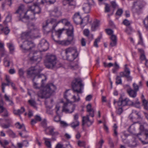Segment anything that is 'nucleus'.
<instances>
[{
	"mask_svg": "<svg viewBox=\"0 0 148 148\" xmlns=\"http://www.w3.org/2000/svg\"><path fill=\"white\" fill-rule=\"evenodd\" d=\"M64 29L59 30L54 32L55 35L52 34V37L54 40L57 43L63 45H68L71 43L74 39L73 28L72 25H70L69 28L66 29V34L68 38L66 40L60 41L58 39L60 38Z\"/></svg>",
	"mask_w": 148,
	"mask_h": 148,
	"instance_id": "1",
	"label": "nucleus"
},
{
	"mask_svg": "<svg viewBox=\"0 0 148 148\" xmlns=\"http://www.w3.org/2000/svg\"><path fill=\"white\" fill-rule=\"evenodd\" d=\"M82 81L80 78H75L72 82L71 86L72 89L74 93H76L77 95H74L72 99H73V102L79 101L80 99L79 94L82 93V90L83 89L84 85L82 83Z\"/></svg>",
	"mask_w": 148,
	"mask_h": 148,
	"instance_id": "2",
	"label": "nucleus"
},
{
	"mask_svg": "<svg viewBox=\"0 0 148 148\" xmlns=\"http://www.w3.org/2000/svg\"><path fill=\"white\" fill-rule=\"evenodd\" d=\"M30 12V11H26L24 5L21 4L14 13L17 14V17L19 21L26 22L29 19L34 18L29 15Z\"/></svg>",
	"mask_w": 148,
	"mask_h": 148,
	"instance_id": "3",
	"label": "nucleus"
},
{
	"mask_svg": "<svg viewBox=\"0 0 148 148\" xmlns=\"http://www.w3.org/2000/svg\"><path fill=\"white\" fill-rule=\"evenodd\" d=\"M42 69L38 65L30 68L27 71V74L28 77H33L32 81L33 82V87L35 89H38L39 87L38 86V84L36 82V79H38L42 76H44L42 74H40Z\"/></svg>",
	"mask_w": 148,
	"mask_h": 148,
	"instance_id": "4",
	"label": "nucleus"
},
{
	"mask_svg": "<svg viewBox=\"0 0 148 148\" xmlns=\"http://www.w3.org/2000/svg\"><path fill=\"white\" fill-rule=\"evenodd\" d=\"M29 31L23 32L21 35L22 39L30 38L35 39L40 37L39 29L32 23H30L28 25Z\"/></svg>",
	"mask_w": 148,
	"mask_h": 148,
	"instance_id": "5",
	"label": "nucleus"
},
{
	"mask_svg": "<svg viewBox=\"0 0 148 148\" xmlns=\"http://www.w3.org/2000/svg\"><path fill=\"white\" fill-rule=\"evenodd\" d=\"M45 65L47 68L54 69L61 67L62 64L57 60L56 56L52 54H47L45 61Z\"/></svg>",
	"mask_w": 148,
	"mask_h": 148,
	"instance_id": "6",
	"label": "nucleus"
},
{
	"mask_svg": "<svg viewBox=\"0 0 148 148\" xmlns=\"http://www.w3.org/2000/svg\"><path fill=\"white\" fill-rule=\"evenodd\" d=\"M56 89V86L53 84H48L43 88L42 90L38 93L37 95L41 98H47L50 97Z\"/></svg>",
	"mask_w": 148,
	"mask_h": 148,
	"instance_id": "7",
	"label": "nucleus"
},
{
	"mask_svg": "<svg viewBox=\"0 0 148 148\" xmlns=\"http://www.w3.org/2000/svg\"><path fill=\"white\" fill-rule=\"evenodd\" d=\"M60 23H62L63 24H64L66 26H69L70 25H71L69 22L68 21L67 19L64 18L62 19L59 21H57L55 19L51 18L50 20H47L46 22V25H43V27L47 26L48 24H51L52 25V33L54 34V32L56 31L54 30L55 28L57 26V25Z\"/></svg>",
	"mask_w": 148,
	"mask_h": 148,
	"instance_id": "8",
	"label": "nucleus"
},
{
	"mask_svg": "<svg viewBox=\"0 0 148 148\" xmlns=\"http://www.w3.org/2000/svg\"><path fill=\"white\" fill-rule=\"evenodd\" d=\"M65 53L67 54L69 53H73L71 56L69 57L67 56V59L69 61H72L75 59L78 55L76 48L72 47L68 48L65 50Z\"/></svg>",
	"mask_w": 148,
	"mask_h": 148,
	"instance_id": "9",
	"label": "nucleus"
},
{
	"mask_svg": "<svg viewBox=\"0 0 148 148\" xmlns=\"http://www.w3.org/2000/svg\"><path fill=\"white\" fill-rule=\"evenodd\" d=\"M89 114L87 115L86 116H83L82 117V125L84 126L85 124H86L88 126H89L91 125L93 122V121H92L90 120L89 116L93 117L94 116V110L88 112Z\"/></svg>",
	"mask_w": 148,
	"mask_h": 148,
	"instance_id": "10",
	"label": "nucleus"
},
{
	"mask_svg": "<svg viewBox=\"0 0 148 148\" xmlns=\"http://www.w3.org/2000/svg\"><path fill=\"white\" fill-rule=\"evenodd\" d=\"M124 67V71L120 73V75L121 77H125L127 81H131L132 80V77L130 75V69L127 67V64L125 65Z\"/></svg>",
	"mask_w": 148,
	"mask_h": 148,
	"instance_id": "11",
	"label": "nucleus"
},
{
	"mask_svg": "<svg viewBox=\"0 0 148 148\" xmlns=\"http://www.w3.org/2000/svg\"><path fill=\"white\" fill-rule=\"evenodd\" d=\"M137 136L139 138L142 143L143 144H148V130H145L142 134H137Z\"/></svg>",
	"mask_w": 148,
	"mask_h": 148,
	"instance_id": "12",
	"label": "nucleus"
},
{
	"mask_svg": "<svg viewBox=\"0 0 148 148\" xmlns=\"http://www.w3.org/2000/svg\"><path fill=\"white\" fill-rule=\"evenodd\" d=\"M38 47L40 51H45L49 48V44L46 40L43 39L38 45Z\"/></svg>",
	"mask_w": 148,
	"mask_h": 148,
	"instance_id": "13",
	"label": "nucleus"
},
{
	"mask_svg": "<svg viewBox=\"0 0 148 148\" xmlns=\"http://www.w3.org/2000/svg\"><path fill=\"white\" fill-rule=\"evenodd\" d=\"M35 46L34 43L31 41L26 40L23 42V44L20 46V47L25 50L31 49Z\"/></svg>",
	"mask_w": 148,
	"mask_h": 148,
	"instance_id": "14",
	"label": "nucleus"
},
{
	"mask_svg": "<svg viewBox=\"0 0 148 148\" xmlns=\"http://www.w3.org/2000/svg\"><path fill=\"white\" fill-rule=\"evenodd\" d=\"M16 127L19 129H23L22 131L19 132V134L22 138H27L28 136L26 134L27 131L26 130L24 124L21 125L19 122H17L16 124Z\"/></svg>",
	"mask_w": 148,
	"mask_h": 148,
	"instance_id": "15",
	"label": "nucleus"
},
{
	"mask_svg": "<svg viewBox=\"0 0 148 148\" xmlns=\"http://www.w3.org/2000/svg\"><path fill=\"white\" fill-rule=\"evenodd\" d=\"M31 11L29 15L31 16L32 17L34 18V16H32L36 14H39L40 13L41 11V8L38 5H33L31 6L30 8V10Z\"/></svg>",
	"mask_w": 148,
	"mask_h": 148,
	"instance_id": "16",
	"label": "nucleus"
},
{
	"mask_svg": "<svg viewBox=\"0 0 148 148\" xmlns=\"http://www.w3.org/2000/svg\"><path fill=\"white\" fill-rule=\"evenodd\" d=\"M133 104V102L130 100L129 99L126 98L122 99L121 101H119L118 102V105L119 106H131Z\"/></svg>",
	"mask_w": 148,
	"mask_h": 148,
	"instance_id": "17",
	"label": "nucleus"
},
{
	"mask_svg": "<svg viewBox=\"0 0 148 148\" xmlns=\"http://www.w3.org/2000/svg\"><path fill=\"white\" fill-rule=\"evenodd\" d=\"M142 8V6L137 2H134V3L132 10L135 12H138Z\"/></svg>",
	"mask_w": 148,
	"mask_h": 148,
	"instance_id": "18",
	"label": "nucleus"
},
{
	"mask_svg": "<svg viewBox=\"0 0 148 148\" xmlns=\"http://www.w3.org/2000/svg\"><path fill=\"white\" fill-rule=\"evenodd\" d=\"M127 92L129 95L131 97L135 98L137 95V92L131 88L127 89Z\"/></svg>",
	"mask_w": 148,
	"mask_h": 148,
	"instance_id": "19",
	"label": "nucleus"
},
{
	"mask_svg": "<svg viewBox=\"0 0 148 148\" xmlns=\"http://www.w3.org/2000/svg\"><path fill=\"white\" fill-rule=\"evenodd\" d=\"M91 5V4L89 3L84 4L83 9L85 13H88L90 12Z\"/></svg>",
	"mask_w": 148,
	"mask_h": 148,
	"instance_id": "20",
	"label": "nucleus"
},
{
	"mask_svg": "<svg viewBox=\"0 0 148 148\" xmlns=\"http://www.w3.org/2000/svg\"><path fill=\"white\" fill-rule=\"evenodd\" d=\"M100 25V21L98 20H95L93 23L91 29L92 31H95L96 29Z\"/></svg>",
	"mask_w": 148,
	"mask_h": 148,
	"instance_id": "21",
	"label": "nucleus"
},
{
	"mask_svg": "<svg viewBox=\"0 0 148 148\" xmlns=\"http://www.w3.org/2000/svg\"><path fill=\"white\" fill-rule=\"evenodd\" d=\"M67 105V103H64L63 106L62 111L65 112L66 113L69 112L70 113H71L74 110L75 108V107L73 106L72 108V111L70 112L69 109H67L66 108V107Z\"/></svg>",
	"mask_w": 148,
	"mask_h": 148,
	"instance_id": "22",
	"label": "nucleus"
},
{
	"mask_svg": "<svg viewBox=\"0 0 148 148\" xmlns=\"http://www.w3.org/2000/svg\"><path fill=\"white\" fill-rule=\"evenodd\" d=\"M43 139L45 141V143L46 146L48 148H51V145L49 141L51 139L46 138H44Z\"/></svg>",
	"mask_w": 148,
	"mask_h": 148,
	"instance_id": "23",
	"label": "nucleus"
},
{
	"mask_svg": "<svg viewBox=\"0 0 148 148\" xmlns=\"http://www.w3.org/2000/svg\"><path fill=\"white\" fill-rule=\"evenodd\" d=\"M52 13L56 17H58L61 15V12L59 11L57 8H55L52 11Z\"/></svg>",
	"mask_w": 148,
	"mask_h": 148,
	"instance_id": "24",
	"label": "nucleus"
},
{
	"mask_svg": "<svg viewBox=\"0 0 148 148\" xmlns=\"http://www.w3.org/2000/svg\"><path fill=\"white\" fill-rule=\"evenodd\" d=\"M4 98L6 101H8L9 102V104L11 106H13L14 104L12 100L10 99L9 97L7 96L6 94H5L4 96Z\"/></svg>",
	"mask_w": 148,
	"mask_h": 148,
	"instance_id": "25",
	"label": "nucleus"
},
{
	"mask_svg": "<svg viewBox=\"0 0 148 148\" xmlns=\"http://www.w3.org/2000/svg\"><path fill=\"white\" fill-rule=\"evenodd\" d=\"M29 103L34 108L37 109V108L36 106V103L34 100L31 99L28 100Z\"/></svg>",
	"mask_w": 148,
	"mask_h": 148,
	"instance_id": "26",
	"label": "nucleus"
},
{
	"mask_svg": "<svg viewBox=\"0 0 148 148\" xmlns=\"http://www.w3.org/2000/svg\"><path fill=\"white\" fill-rule=\"evenodd\" d=\"M81 17L79 15V13H77L75 14L74 16V21L75 23H79V22L77 20V19H81Z\"/></svg>",
	"mask_w": 148,
	"mask_h": 148,
	"instance_id": "27",
	"label": "nucleus"
},
{
	"mask_svg": "<svg viewBox=\"0 0 148 148\" xmlns=\"http://www.w3.org/2000/svg\"><path fill=\"white\" fill-rule=\"evenodd\" d=\"M40 56L37 54L36 53H35L33 54V56L30 58L31 60L36 61L39 58Z\"/></svg>",
	"mask_w": 148,
	"mask_h": 148,
	"instance_id": "28",
	"label": "nucleus"
},
{
	"mask_svg": "<svg viewBox=\"0 0 148 148\" xmlns=\"http://www.w3.org/2000/svg\"><path fill=\"white\" fill-rule=\"evenodd\" d=\"M6 121L7 120H8V123L7 124H4V125H2L1 127L4 128H9L10 125L11 123V121L10 119H5V120Z\"/></svg>",
	"mask_w": 148,
	"mask_h": 148,
	"instance_id": "29",
	"label": "nucleus"
},
{
	"mask_svg": "<svg viewBox=\"0 0 148 148\" xmlns=\"http://www.w3.org/2000/svg\"><path fill=\"white\" fill-rule=\"evenodd\" d=\"M4 64L5 66L8 67L10 66V61L8 56L5 58L4 61Z\"/></svg>",
	"mask_w": 148,
	"mask_h": 148,
	"instance_id": "30",
	"label": "nucleus"
},
{
	"mask_svg": "<svg viewBox=\"0 0 148 148\" xmlns=\"http://www.w3.org/2000/svg\"><path fill=\"white\" fill-rule=\"evenodd\" d=\"M7 44L10 52L12 53L14 50V47L13 44L12 43H7Z\"/></svg>",
	"mask_w": 148,
	"mask_h": 148,
	"instance_id": "31",
	"label": "nucleus"
},
{
	"mask_svg": "<svg viewBox=\"0 0 148 148\" xmlns=\"http://www.w3.org/2000/svg\"><path fill=\"white\" fill-rule=\"evenodd\" d=\"M148 102L145 99L143 100V105L144 106V109L147 110H148Z\"/></svg>",
	"mask_w": 148,
	"mask_h": 148,
	"instance_id": "32",
	"label": "nucleus"
},
{
	"mask_svg": "<svg viewBox=\"0 0 148 148\" xmlns=\"http://www.w3.org/2000/svg\"><path fill=\"white\" fill-rule=\"evenodd\" d=\"M73 1L74 0H73L72 1H70L67 0H64L63 1V4L64 5H65V3L66 2H68V4L69 6H74L75 3Z\"/></svg>",
	"mask_w": 148,
	"mask_h": 148,
	"instance_id": "33",
	"label": "nucleus"
},
{
	"mask_svg": "<svg viewBox=\"0 0 148 148\" xmlns=\"http://www.w3.org/2000/svg\"><path fill=\"white\" fill-rule=\"evenodd\" d=\"M79 122L78 121H75L71 124V127L73 128H75L76 127L79 126Z\"/></svg>",
	"mask_w": 148,
	"mask_h": 148,
	"instance_id": "34",
	"label": "nucleus"
},
{
	"mask_svg": "<svg viewBox=\"0 0 148 148\" xmlns=\"http://www.w3.org/2000/svg\"><path fill=\"white\" fill-rule=\"evenodd\" d=\"M54 128L53 127H49L46 128V129L45 130V131L46 132L47 130H48L50 132V134L52 135L54 132Z\"/></svg>",
	"mask_w": 148,
	"mask_h": 148,
	"instance_id": "35",
	"label": "nucleus"
},
{
	"mask_svg": "<svg viewBox=\"0 0 148 148\" xmlns=\"http://www.w3.org/2000/svg\"><path fill=\"white\" fill-rule=\"evenodd\" d=\"M143 23L145 28L148 30V16L144 20Z\"/></svg>",
	"mask_w": 148,
	"mask_h": 148,
	"instance_id": "36",
	"label": "nucleus"
},
{
	"mask_svg": "<svg viewBox=\"0 0 148 148\" xmlns=\"http://www.w3.org/2000/svg\"><path fill=\"white\" fill-rule=\"evenodd\" d=\"M56 1V0H42L41 3L42 4H44L45 2H50L51 3H53Z\"/></svg>",
	"mask_w": 148,
	"mask_h": 148,
	"instance_id": "37",
	"label": "nucleus"
},
{
	"mask_svg": "<svg viewBox=\"0 0 148 148\" xmlns=\"http://www.w3.org/2000/svg\"><path fill=\"white\" fill-rule=\"evenodd\" d=\"M121 77L120 76H117L116 78V83L117 84H121L122 83V80L121 78Z\"/></svg>",
	"mask_w": 148,
	"mask_h": 148,
	"instance_id": "38",
	"label": "nucleus"
},
{
	"mask_svg": "<svg viewBox=\"0 0 148 148\" xmlns=\"http://www.w3.org/2000/svg\"><path fill=\"white\" fill-rule=\"evenodd\" d=\"M108 141L109 144L110 145V147H114V145L113 143V141L112 140V139L110 137H109L108 138Z\"/></svg>",
	"mask_w": 148,
	"mask_h": 148,
	"instance_id": "39",
	"label": "nucleus"
},
{
	"mask_svg": "<svg viewBox=\"0 0 148 148\" xmlns=\"http://www.w3.org/2000/svg\"><path fill=\"white\" fill-rule=\"evenodd\" d=\"M138 33L139 34L140 40L139 41L138 44V45L140 44L143 45V39L142 37L141 33L139 32H138Z\"/></svg>",
	"mask_w": 148,
	"mask_h": 148,
	"instance_id": "40",
	"label": "nucleus"
},
{
	"mask_svg": "<svg viewBox=\"0 0 148 148\" xmlns=\"http://www.w3.org/2000/svg\"><path fill=\"white\" fill-rule=\"evenodd\" d=\"M10 83L7 82V83H2V92H5V86H9L10 85Z\"/></svg>",
	"mask_w": 148,
	"mask_h": 148,
	"instance_id": "41",
	"label": "nucleus"
},
{
	"mask_svg": "<svg viewBox=\"0 0 148 148\" xmlns=\"http://www.w3.org/2000/svg\"><path fill=\"white\" fill-rule=\"evenodd\" d=\"M2 31L4 32L5 34L6 35H8L10 32V30L8 29V27H5L3 28V29Z\"/></svg>",
	"mask_w": 148,
	"mask_h": 148,
	"instance_id": "42",
	"label": "nucleus"
},
{
	"mask_svg": "<svg viewBox=\"0 0 148 148\" xmlns=\"http://www.w3.org/2000/svg\"><path fill=\"white\" fill-rule=\"evenodd\" d=\"M137 145L136 142L135 141H133L131 143H130L129 144V146L131 148H134Z\"/></svg>",
	"mask_w": 148,
	"mask_h": 148,
	"instance_id": "43",
	"label": "nucleus"
},
{
	"mask_svg": "<svg viewBox=\"0 0 148 148\" xmlns=\"http://www.w3.org/2000/svg\"><path fill=\"white\" fill-rule=\"evenodd\" d=\"M77 144L80 147H84L86 145L85 142L84 141H82L80 140L78 141Z\"/></svg>",
	"mask_w": 148,
	"mask_h": 148,
	"instance_id": "44",
	"label": "nucleus"
},
{
	"mask_svg": "<svg viewBox=\"0 0 148 148\" xmlns=\"http://www.w3.org/2000/svg\"><path fill=\"white\" fill-rule=\"evenodd\" d=\"M133 86L134 89L133 90L137 92L139 90V86L135 83H134L133 84Z\"/></svg>",
	"mask_w": 148,
	"mask_h": 148,
	"instance_id": "45",
	"label": "nucleus"
},
{
	"mask_svg": "<svg viewBox=\"0 0 148 148\" xmlns=\"http://www.w3.org/2000/svg\"><path fill=\"white\" fill-rule=\"evenodd\" d=\"M123 10L121 9H119L117 10L116 14L119 16H121L123 12Z\"/></svg>",
	"mask_w": 148,
	"mask_h": 148,
	"instance_id": "46",
	"label": "nucleus"
},
{
	"mask_svg": "<svg viewBox=\"0 0 148 148\" xmlns=\"http://www.w3.org/2000/svg\"><path fill=\"white\" fill-rule=\"evenodd\" d=\"M100 38L98 37L97 39H96L94 42V46L96 47H98V45L97 44V42H99L100 40Z\"/></svg>",
	"mask_w": 148,
	"mask_h": 148,
	"instance_id": "47",
	"label": "nucleus"
},
{
	"mask_svg": "<svg viewBox=\"0 0 148 148\" xmlns=\"http://www.w3.org/2000/svg\"><path fill=\"white\" fill-rule=\"evenodd\" d=\"M60 122L61 126L62 127H65L68 125V124L66 122L64 121H60Z\"/></svg>",
	"mask_w": 148,
	"mask_h": 148,
	"instance_id": "48",
	"label": "nucleus"
},
{
	"mask_svg": "<svg viewBox=\"0 0 148 148\" xmlns=\"http://www.w3.org/2000/svg\"><path fill=\"white\" fill-rule=\"evenodd\" d=\"M81 43L82 46H85L86 45V41L84 38H82L81 40Z\"/></svg>",
	"mask_w": 148,
	"mask_h": 148,
	"instance_id": "49",
	"label": "nucleus"
},
{
	"mask_svg": "<svg viewBox=\"0 0 148 148\" xmlns=\"http://www.w3.org/2000/svg\"><path fill=\"white\" fill-rule=\"evenodd\" d=\"M89 31L88 29H85L84 31V34L86 36L88 37L89 34Z\"/></svg>",
	"mask_w": 148,
	"mask_h": 148,
	"instance_id": "50",
	"label": "nucleus"
},
{
	"mask_svg": "<svg viewBox=\"0 0 148 148\" xmlns=\"http://www.w3.org/2000/svg\"><path fill=\"white\" fill-rule=\"evenodd\" d=\"M106 7H105V12H109L110 11V7L108 5L107 3L105 4Z\"/></svg>",
	"mask_w": 148,
	"mask_h": 148,
	"instance_id": "51",
	"label": "nucleus"
},
{
	"mask_svg": "<svg viewBox=\"0 0 148 148\" xmlns=\"http://www.w3.org/2000/svg\"><path fill=\"white\" fill-rule=\"evenodd\" d=\"M92 106L90 104H88L86 106L87 111V112L90 111L93 109L91 108Z\"/></svg>",
	"mask_w": 148,
	"mask_h": 148,
	"instance_id": "52",
	"label": "nucleus"
},
{
	"mask_svg": "<svg viewBox=\"0 0 148 148\" xmlns=\"http://www.w3.org/2000/svg\"><path fill=\"white\" fill-rule=\"evenodd\" d=\"M106 31L107 33L109 35H111L113 34V31L112 30L110 29H106Z\"/></svg>",
	"mask_w": 148,
	"mask_h": 148,
	"instance_id": "53",
	"label": "nucleus"
},
{
	"mask_svg": "<svg viewBox=\"0 0 148 148\" xmlns=\"http://www.w3.org/2000/svg\"><path fill=\"white\" fill-rule=\"evenodd\" d=\"M18 73L20 77H23L24 72L23 69H20L19 70Z\"/></svg>",
	"mask_w": 148,
	"mask_h": 148,
	"instance_id": "54",
	"label": "nucleus"
},
{
	"mask_svg": "<svg viewBox=\"0 0 148 148\" xmlns=\"http://www.w3.org/2000/svg\"><path fill=\"white\" fill-rule=\"evenodd\" d=\"M123 23L126 26H129L130 25V21L126 19H125L123 21Z\"/></svg>",
	"mask_w": 148,
	"mask_h": 148,
	"instance_id": "55",
	"label": "nucleus"
},
{
	"mask_svg": "<svg viewBox=\"0 0 148 148\" xmlns=\"http://www.w3.org/2000/svg\"><path fill=\"white\" fill-rule=\"evenodd\" d=\"M60 118L58 116H55L54 118V120L55 121L58 122H60Z\"/></svg>",
	"mask_w": 148,
	"mask_h": 148,
	"instance_id": "56",
	"label": "nucleus"
},
{
	"mask_svg": "<svg viewBox=\"0 0 148 148\" xmlns=\"http://www.w3.org/2000/svg\"><path fill=\"white\" fill-rule=\"evenodd\" d=\"M63 146L64 145H63L62 148H72L71 146L69 143L65 144L64 147Z\"/></svg>",
	"mask_w": 148,
	"mask_h": 148,
	"instance_id": "57",
	"label": "nucleus"
},
{
	"mask_svg": "<svg viewBox=\"0 0 148 148\" xmlns=\"http://www.w3.org/2000/svg\"><path fill=\"white\" fill-rule=\"evenodd\" d=\"M19 110V111L18 112L19 115H20L25 111V109L23 107H21V109Z\"/></svg>",
	"mask_w": 148,
	"mask_h": 148,
	"instance_id": "58",
	"label": "nucleus"
},
{
	"mask_svg": "<svg viewBox=\"0 0 148 148\" xmlns=\"http://www.w3.org/2000/svg\"><path fill=\"white\" fill-rule=\"evenodd\" d=\"M116 44V40H111L110 43V45L111 47H114Z\"/></svg>",
	"mask_w": 148,
	"mask_h": 148,
	"instance_id": "59",
	"label": "nucleus"
},
{
	"mask_svg": "<svg viewBox=\"0 0 148 148\" xmlns=\"http://www.w3.org/2000/svg\"><path fill=\"white\" fill-rule=\"evenodd\" d=\"M139 129L141 131V132L140 133V134H142L143 133L144 131L146 130L144 129V126L142 125H140Z\"/></svg>",
	"mask_w": 148,
	"mask_h": 148,
	"instance_id": "60",
	"label": "nucleus"
},
{
	"mask_svg": "<svg viewBox=\"0 0 148 148\" xmlns=\"http://www.w3.org/2000/svg\"><path fill=\"white\" fill-rule=\"evenodd\" d=\"M35 119L37 122L40 121L41 120V119L40 117L39 116L36 115L35 116Z\"/></svg>",
	"mask_w": 148,
	"mask_h": 148,
	"instance_id": "61",
	"label": "nucleus"
},
{
	"mask_svg": "<svg viewBox=\"0 0 148 148\" xmlns=\"http://www.w3.org/2000/svg\"><path fill=\"white\" fill-rule=\"evenodd\" d=\"M11 19V17L10 16L8 15L6 17L5 21L8 22L10 21Z\"/></svg>",
	"mask_w": 148,
	"mask_h": 148,
	"instance_id": "62",
	"label": "nucleus"
},
{
	"mask_svg": "<svg viewBox=\"0 0 148 148\" xmlns=\"http://www.w3.org/2000/svg\"><path fill=\"white\" fill-rule=\"evenodd\" d=\"M9 135L10 136L13 138H14L16 136L15 134L12 131H10Z\"/></svg>",
	"mask_w": 148,
	"mask_h": 148,
	"instance_id": "63",
	"label": "nucleus"
},
{
	"mask_svg": "<svg viewBox=\"0 0 148 148\" xmlns=\"http://www.w3.org/2000/svg\"><path fill=\"white\" fill-rule=\"evenodd\" d=\"M123 110L122 108H119L117 111V114L120 115L123 112Z\"/></svg>",
	"mask_w": 148,
	"mask_h": 148,
	"instance_id": "64",
	"label": "nucleus"
}]
</instances>
